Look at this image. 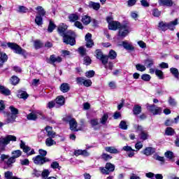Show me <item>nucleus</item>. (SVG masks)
<instances>
[{"mask_svg":"<svg viewBox=\"0 0 179 179\" xmlns=\"http://www.w3.org/2000/svg\"><path fill=\"white\" fill-rule=\"evenodd\" d=\"M66 29H68V26L65 24H60L58 27V33L63 37V42L65 44H69L70 45H75L76 44V34L73 32V31H68L66 33Z\"/></svg>","mask_w":179,"mask_h":179,"instance_id":"f257e3e1","label":"nucleus"},{"mask_svg":"<svg viewBox=\"0 0 179 179\" xmlns=\"http://www.w3.org/2000/svg\"><path fill=\"white\" fill-rule=\"evenodd\" d=\"M22 150H16L11 152L12 156H9V155L2 154L0 156V159L3 162L8 169H12L13 167L14 163H16V159L22 156Z\"/></svg>","mask_w":179,"mask_h":179,"instance_id":"f03ea898","label":"nucleus"},{"mask_svg":"<svg viewBox=\"0 0 179 179\" xmlns=\"http://www.w3.org/2000/svg\"><path fill=\"white\" fill-rule=\"evenodd\" d=\"M17 138L13 135H7L6 137L0 138V153L6 150L7 145L10 142H16Z\"/></svg>","mask_w":179,"mask_h":179,"instance_id":"7ed1b4c3","label":"nucleus"},{"mask_svg":"<svg viewBox=\"0 0 179 179\" xmlns=\"http://www.w3.org/2000/svg\"><path fill=\"white\" fill-rule=\"evenodd\" d=\"M10 110L11 113L7 114V118L6 119L5 124H13V122H16V118H17L19 110L13 106H10Z\"/></svg>","mask_w":179,"mask_h":179,"instance_id":"20e7f679","label":"nucleus"},{"mask_svg":"<svg viewBox=\"0 0 179 179\" xmlns=\"http://www.w3.org/2000/svg\"><path fill=\"white\" fill-rule=\"evenodd\" d=\"M7 45L10 50H13L15 54L25 55H26V50L22 48L19 45L15 43H7Z\"/></svg>","mask_w":179,"mask_h":179,"instance_id":"39448f33","label":"nucleus"},{"mask_svg":"<svg viewBox=\"0 0 179 179\" xmlns=\"http://www.w3.org/2000/svg\"><path fill=\"white\" fill-rule=\"evenodd\" d=\"M106 20L108 23L109 30H118L121 27V23L118 21H114L112 17H108Z\"/></svg>","mask_w":179,"mask_h":179,"instance_id":"423d86ee","label":"nucleus"},{"mask_svg":"<svg viewBox=\"0 0 179 179\" xmlns=\"http://www.w3.org/2000/svg\"><path fill=\"white\" fill-rule=\"evenodd\" d=\"M34 164L36 166H43L45 163H48V162H51L50 159H48L45 157H41V155H37L32 159Z\"/></svg>","mask_w":179,"mask_h":179,"instance_id":"0eeeda50","label":"nucleus"},{"mask_svg":"<svg viewBox=\"0 0 179 179\" xmlns=\"http://www.w3.org/2000/svg\"><path fill=\"white\" fill-rule=\"evenodd\" d=\"M99 170L102 174L108 175L115 170V166L110 162L106 164L105 167H99Z\"/></svg>","mask_w":179,"mask_h":179,"instance_id":"6e6552de","label":"nucleus"},{"mask_svg":"<svg viewBox=\"0 0 179 179\" xmlns=\"http://www.w3.org/2000/svg\"><path fill=\"white\" fill-rule=\"evenodd\" d=\"M20 149H22L24 153H26L27 156H31L33 155H36V152L34 151V149H32L29 147L28 145H26L24 142L23 141H20Z\"/></svg>","mask_w":179,"mask_h":179,"instance_id":"1a4fd4ad","label":"nucleus"},{"mask_svg":"<svg viewBox=\"0 0 179 179\" xmlns=\"http://www.w3.org/2000/svg\"><path fill=\"white\" fill-rule=\"evenodd\" d=\"M146 108L148 111L153 114V115H157L162 113V108L157 107L155 104L150 105L149 103H147Z\"/></svg>","mask_w":179,"mask_h":179,"instance_id":"9d476101","label":"nucleus"},{"mask_svg":"<svg viewBox=\"0 0 179 179\" xmlns=\"http://www.w3.org/2000/svg\"><path fill=\"white\" fill-rule=\"evenodd\" d=\"M95 52L97 59H100L103 65H106V64L108 62V57L107 55H103V52H101V50H96Z\"/></svg>","mask_w":179,"mask_h":179,"instance_id":"9b49d317","label":"nucleus"},{"mask_svg":"<svg viewBox=\"0 0 179 179\" xmlns=\"http://www.w3.org/2000/svg\"><path fill=\"white\" fill-rule=\"evenodd\" d=\"M55 62H62V57L59 56L55 57V55H52L50 58L47 59V63L51 64V65H53L54 66H55Z\"/></svg>","mask_w":179,"mask_h":179,"instance_id":"f8f14e48","label":"nucleus"},{"mask_svg":"<svg viewBox=\"0 0 179 179\" xmlns=\"http://www.w3.org/2000/svg\"><path fill=\"white\" fill-rule=\"evenodd\" d=\"M119 30V37H127L129 34V30L128 29V27L127 25H122Z\"/></svg>","mask_w":179,"mask_h":179,"instance_id":"ddd939ff","label":"nucleus"},{"mask_svg":"<svg viewBox=\"0 0 179 179\" xmlns=\"http://www.w3.org/2000/svg\"><path fill=\"white\" fill-rule=\"evenodd\" d=\"M85 41L87 48H92L94 45V43L92 40V34L90 33L85 35Z\"/></svg>","mask_w":179,"mask_h":179,"instance_id":"4468645a","label":"nucleus"},{"mask_svg":"<svg viewBox=\"0 0 179 179\" xmlns=\"http://www.w3.org/2000/svg\"><path fill=\"white\" fill-rule=\"evenodd\" d=\"M141 153L145 156H152V155L156 153V148L147 147L141 151Z\"/></svg>","mask_w":179,"mask_h":179,"instance_id":"2eb2a0df","label":"nucleus"},{"mask_svg":"<svg viewBox=\"0 0 179 179\" xmlns=\"http://www.w3.org/2000/svg\"><path fill=\"white\" fill-rule=\"evenodd\" d=\"M55 103H56V108H59V107L65 104V98L63 96H57Z\"/></svg>","mask_w":179,"mask_h":179,"instance_id":"dca6fc26","label":"nucleus"},{"mask_svg":"<svg viewBox=\"0 0 179 179\" xmlns=\"http://www.w3.org/2000/svg\"><path fill=\"white\" fill-rule=\"evenodd\" d=\"M45 130L47 132V136L48 138H54L57 136V133H55L54 131H52V127L48 126L45 128Z\"/></svg>","mask_w":179,"mask_h":179,"instance_id":"f3484780","label":"nucleus"},{"mask_svg":"<svg viewBox=\"0 0 179 179\" xmlns=\"http://www.w3.org/2000/svg\"><path fill=\"white\" fill-rule=\"evenodd\" d=\"M178 24V18L175 19L173 21L168 22V29L172 31L176 29V27Z\"/></svg>","mask_w":179,"mask_h":179,"instance_id":"a211bd4d","label":"nucleus"},{"mask_svg":"<svg viewBox=\"0 0 179 179\" xmlns=\"http://www.w3.org/2000/svg\"><path fill=\"white\" fill-rule=\"evenodd\" d=\"M69 125H70V129L71 131H74L75 132L78 131V122H76V120L75 119H71L69 121Z\"/></svg>","mask_w":179,"mask_h":179,"instance_id":"6ab92c4d","label":"nucleus"},{"mask_svg":"<svg viewBox=\"0 0 179 179\" xmlns=\"http://www.w3.org/2000/svg\"><path fill=\"white\" fill-rule=\"evenodd\" d=\"M158 29L159 30H162V31H166V30H169V24L166 22H159L158 25Z\"/></svg>","mask_w":179,"mask_h":179,"instance_id":"aec40b11","label":"nucleus"},{"mask_svg":"<svg viewBox=\"0 0 179 179\" xmlns=\"http://www.w3.org/2000/svg\"><path fill=\"white\" fill-rule=\"evenodd\" d=\"M106 152H108V153H112L113 155H118L120 153V150H118L115 147H106L105 148Z\"/></svg>","mask_w":179,"mask_h":179,"instance_id":"412c9836","label":"nucleus"},{"mask_svg":"<svg viewBox=\"0 0 179 179\" xmlns=\"http://www.w3.org/2000/svg\"><path fill=\"white\" fill-rule=\"evenodd\" d=\"M27 120L29 121H36L37 118H38V115L37 113V111L32 112L27 115Z\"/></svg>","mask_w":179,"mask_h":179,"instance_id":"4be33fe9","label":"nucleus"},{"mask_svg":"<svg viewBox=\"0 0 179 179\" xmlns=\"http://www.w3.org/2000/svg\"><path fill=\"white\" fill-rule=\"evenodd\" d=\"M161 6H173V0H159Z\"/></svg>","mask_w":179,"mask_h":179,"instance_id":"5701e85b","label":"nucleus"},{"mask_svg":"<svg viewBox=\"0 0 179 179\" xmlns=\"http://www.w3.org/2000/svg\"><path fill=\"white\" fill-rule=\"evenodd\" d=\"M165 135L167 136H174L176 135V130L173 127H169L165 129Z\"/></svg>","mask_w":179,"mask_h":179,"instance_id":"b1692460","label":"nucleus"},{"mask_svg":"<svg viewBox=\"0 0 179 179\" xmlns=\"http://www.w3.org/2000/svg\"><path fill=\"white\" fill-rule=\"evenodd\" d=\"M6 61H8V55L0 51V68L3 65L4 62H6Z\"/></svg>","mask_w":179,"mask_h":179,"instance_id":"393cba45","label":"nucleus"},{"mask_svg":"<svg viewBox=\"0 0 179 179\" xmlns=\"http://www.w3.org/2000/svg\"><path fill=\"white\" fill-rule=\"evenodd\" d=\"M141 113H142V106L139 105H134L133 108V114H134V115H139Z\"/></svg>","mask_w":179,"mask_h":179,"instance_id":"a878e982","label":"nucleus"},{"mask_svg":"<svg viewBox=\"0 0 179 179\" xmlns=\"http://www.w3.org/2000/svg\"><path fill=\"white\" fill-rule=\"evenodd\" d=\"M0 92L5 96H10V90L3 85H0Z\"/></svg>","mask_w":179,"mask_h":179,"instance_id":"bb28decb","label":"nucleus"},{"mask_svg":"<svg viewBox=\"0 0 179 179\" xmlns=\"http://www.w3.org/2000/svg\"><path fill=\"white\" fill-rule=\"evenodd\" d=\"M75 156H80V155H83V156H89L90 154L86 150H77L74 151Z\"/></svg>","mask_w":179,"mask_h":179,"instance_id":"cd10ccee","label":"nucleus"},{"mask_svg":"<svg viewBox=\"0 0 179 179\" xmlns=\"http://www.w3.org/2000/svg\"><path fill=\"white\" fill-rule=\"evenodd\" d=\"M122 46L125 50L129 51H132L134 50V46L127 41H122Z\"/></svg>","mask_w":179,"mask_h":179,"instance_id":"c85d7f7f","label":"nucleus"},{"mask_svg":"<svg viewBox=\"0 0 179 179\" xmlns=\"http://www.w3.org/2000/svg\"><path fill=\"white\" fill-rule=\"evenodd\" d=\"M45 145L50 148L51 146H54V145H57V142L54 141L53 138H48L45 140Z\"/></svg>","mask_w":179,"mask_h":179,"instance_id":"c756f323","label":"nucleus"},{"mask_svg":"<svg viewBox=\"0 0 179 179\" xmlns=\"http://www.w3.org/2000/svg\"><path fill=\"white\" fill-rule=\"evenodd\" d=\"M92 22V18L89 15H83L82 17V22L85 26H87V24H90Z\"/></svg>","mask_w":179,"mask_h":179,"instance_id":"7c9ffc66","label":"nucleus"},{"mask_svg":"<svg viewBox=\"0 0 179 179\" xmlns=\"http://www.w3.org/2000/svg\"><path fill=\"white\" fill-rule=\"evenodd\" d=\"M69 84L68 83H63L60 86V90L63 93H68V92H69Z\"/></svg>","mask_w":179,"mask_h":179,"instance_id":"2f4dec72","label":"nucleus"},{"mask_svg":"<svg viewBox=\"0 0 179 179\" xmlns=\"http://www.w3.org/2000/svg\"><path fill=\"white\" fill-rule=\"evenodd\" d=\"M89 8H92L94 10H99L100 9V3L90 1L89 3Z\"/></svg>","mask_w":179,"mask_h":179,"instance_id":"473e14b6","label":"nucleus"},{"mask_svg":"<svg viewBox=\"0 0 179 179\" xmlns=\"http://www.w3.org/2000/svg\"><path fill=\"white\" fill-rule=\"evenodd\" d=\"M17 97H19V99H24V100L29 97V94L24 91L20 90L18 91Z\"/></svg>","mask_w":179,"mask_h":179,"instance_id":"72a5a7b5","label":"nucleus"},{"mask_svg":"<svg viewBox=\"0 0 179 179\" xmlns=\"http://www.w3.org/2000/svg\"><path fill=\"white\" fill-rule=\"evenodd\" d=\"M168 103L171 107H177V101L171 96L169 97Z\"/></svg>","mask_w":179,"mask_h":179,"instance_id":"f704fd0d","label":"nucleus"},{"mask_svg":"<svg viewBox=\"0 0 179 179\" xmlns=\"http://www.w3.org/2000/svg\"><path fill=\"white\" fill-rule=\"evenodd\" d=\"M144 64L147 68H151V66H153L155 62L153 59H147L144 60Z\"/></svg>","mask_w":179,"mask_h":179,"instance_id":"c9c22d12","label":"nucleus"},{"mask_svg":"<svg viewBox=\"0 0 179 179\" xmlns=\"http://www.w3.org/2000/svg\"><path fill=\"white\" fill-rule=\"evenodd\" d=\"M170 72L171 73H172V75H173V76L178 79V80H179V72H178V69H176V68H171L170 69Z\"/></svg>","mask_w":179,"mask_h":179,"instance_id":"e433bc0d","label":"nucleus"},{"mask_svg":"<svg viewBox=\"0 0 179 179\" xmlns=\"http://www.w3.org/2000/svg\"><path fill=\"white\" fill-rule=\"evenodd\" d=\"M148 138H149V133L145 131H142L140 134V139H141V141H146Z\"/></svg>","mask_w":179,"mask_h":179,"instance_id":"4c0bfd02","label":"nucleus"},{"mask_svg":"<svg viewBox=\"0 0 179 179\" xmlns=\"http://www.w3.org/2000/svg\"><path fill=\"white\" fill-rule=\"evenodd\" d=\"M107 57L108 59L110 58V59H115L117 58V52L113 50H111Z\"/></svg>","mask_w":179,"mask_h":179,"instance_id":"58836bf2","label":"nucleus"},{"mask_svg":"<svg viewBox=\"0 0 179 179\" xmlns=\"http://www.w3.org/2000/svg\"><path fill=\"white\" fill-rule=\"evenodd\" d=\"M35 23H36L38 26H41V24H43V17L41 15H36Z\"/></svg>","mask_w":179,"mask_h":179,"instance_id":"ea45409f","label":"nucleus"},{"mask_svg":"<svg viewBox=\"0 0 179 179\" xmlns=\"http://www.w3.org/2000/svg\"><path fill=\"white\" fill-rule=\"evenodd\" d=\"M69 19L70 22H76V20H79V15L78 14H71Z\"/></svg>","mask_w":179,"mask_h":179,"instance_id":"a19ab883","label":"nucleus"},{"mask_svg":"<svg viewBox=\"0 0 179 179\" xmlns=\"http://www.w3.org/2000/svg\"><path fill=\"white\" fill-rule=\"evenodd\" d=\"M36 10H38V16H44L45 15V10L42 6L36 7Z\"/></svg>","mask_w":179,"mask_h":179,"instance_id":"79ce46f5","label":"nucleus"},{"mask_svg":"<svg viewBox=\"0 0 179 179\" xmlns=\"http://www.w3.org/2000/svg\"><path fill=\"white\" fill-rule=\"evenodd\" d=\"M101 159L105 162H108V160H110V159H113V157H111V155L107 153L103 152L101 155Z\"/></svg>","mask_w":179,"mask_h":179,"instance_id":"37998d69","label":"nucleus"},{"mask_svg":"<svg viewBox=\"0 0 179 179\" xmlns=\"http://www.w3.org/2000/svg\"><path fill=\"white\" fill-rule=\"evenodd\" d=\"M107 120H108V115L107 113H104L103 117L100 120L101 124H102L103 125H106Z\"/></svg>","mask_w":179,"mask_h":179,"instance_id":"c03bdc74","label":"nucleus"},{"mask_svg":"<svg viewBox=\"0 0 179 179\" xmlns=\"http://www.w3.org/2000/svg\"><path fill=\"white\" fill-rule=\"evenodd\" d=\"M90 124L92 127H97V125H99V119H91L90 120Z\"/></svg>","mask_w":179,"mask_h":179,"instance_id":"a18cd8bd","label":"nucleus"},{"mask_svg":"<svg viewBox=\"0 0 179 179\" xmlns=\"http://www.w3.org/2000/svg\"><path fill=\"white\" fill-rule=\"evenodd\" d=\"M155 75L159 78V79H164L163 71L159 69L155 70Z\"/></svg>","mask_w":179,"mask_h":179,"instance_id":"49530a36","label":"nucleus"},{"mask_svg":"<svg viewBox=\"0 0 179 179\" xmlns=\"http://www.w3.org/2000/svg\"><path fill=\"white\" fill-rule=\"evenodd\" d=\"M119 127L121 129L127 130L128 129V125H127V122L122 120L119 124Z\"/></svg>","mask_w":179,"mask_h":179,"instance_id":"de8ad7c7","label":"nucleus"},{"mask_svg":"<svg viewBox=\"0 0 179 179\" xmlns=\"http://www.w3.org/2000/svg\"><path fill=\"white\" fill-rule=\"evenodd\" d=\"M173 124H176V120H173V119H167L164 122L166 127H171Z\"/></svg>","mask_w":179,"mask_h":179,"instance_id":"09e8293b","label":"nucleus"},{"mask_svg":"<svg viewBox=\"0 0 179 179\" xmlns=\"http://www.w3.org/2000/svg\"><path fill=\"white\" fill-rule=\"evenodd\" d=\"M41 174L42 176V179H47V177L50 176V171H48V169H44Z\"/></svg>","mask_w":179,"mask_h":179,"instance_id":"8fccbe9b","label":"nucleus"},{"mask_svg":"<svg viewBox=\"0 0 179 179\" xmlns=\"http://www.w3.org/2000/svg\"><path fill=\"white\" fill-rule=\"evenodd\" d=\"M136 68L137 71H140V72H144V71H146V67L144 65L142 64H136Z\"/></svg>","mask_w":179,"mask_h":179,"instance_id":"3c124183","label":"nucleus"},{"mask_svg":"<svg viewBox=\"0 0 179 179\" xmlns=\"http://www.w3.org/2000/svg\"><path fill=\"white\" fill-rule=\"evenodd\" d=\"M78 51L81 57H85V55H86V48L83 47H80Z\"/></svg>","mask_w":179,"mask_h":179,"instance_id":"603ef678","label":"nucleus"},{"mask_svg":"<svg viewBox=\"0 0 179 179\" xmlns=\"http://www.w3.org/2000/svg\"><path fill=\"white\" fill-rule=\"evenodd\" d=\"M10 82L12 85H17V83H19V78H17V76H13L11 77Z\"/></svg>","mask_w":179,"mask_h":179,"instance_id":"864d4df0","label":"nucleus"},{"mask_svg":"<svg viewBox=\"0 0 179 179\" xmlns=\"http://www.w3.org/2000/svg\"><path fill=\"white\" fill-rule=\"evenodd\" d=\"M164 155H165V157H166L167 159H169L170 160H171V159L174 157V154H173V152L171 151L166 152Z\"/></svg>","mask_w":179,"mask_h":179,"instance_id":"5fc2aeb1","label":"nucleus"},{"mask_svg":"<svg viewBox=\"0 0 179 179\" xmlns=\"http://www.w3.org/2000/svg\"><path fill=\"white\" fill-rule=\"evenodd\" d=\"M54 29H55V24H54V22H52V21H50V24L48 28L49 33H52Z\"/></svg>","mask_w":179,"mask_h":179,"instance_id":"6e6d98bb","label":"nucleus"},{"mask_svg":"<svg viewBox=\"0 0 179 179\" xmlns=\"http://www.w3.org/2000/svg\"><path fill=\"white\" fill-rule=\"evenodd\" d=\"M34 47L36 50H38L43 47V43L40 41H34Z\"/></svg>","mask_w":179,"mask_h":179,"instance_id":"4d7b16f0","label":"nucleus"},{"mask_svg":"<svg viewBox=\"0 0 179 179\" xmlns=\"http://www.w3.org/2000/svg\"><path fill=\"white\" fill-rule=\"evenodd\" d=\"M51 169H58V170H61V166H59V164L57 162H53L50 164Z\"/></svg>","mask_w":179,"mask_h":179,"instance_id":"13d9d810","label":"nucleus"},{"mask_svg":"<svg viewBox=\"0 0 179 179\" xmlns=\"http://www.w3.org/2000/svg\"><path fill=\"white\" fill-rule=\"evenodd\" d=\"M152 77H150V75L149 74H143L141 76V79L143 80H145V82H149V80H150Z\"/></svg>","mask_w":179,"mask_h":179,"instance_id":"bf43d9fd","label":"nucleus"},{"mask_svg":"<svg viewBox=\"0 0 179 179\" xmlns=\"http://www.w3.org/2000/svg\"><path fill=\"white\" fill-rule=\"evenodd\" d=\"M36 114H38V118H41V120H47V116H45L43 112L37 111Z\"/></svg>","mask_w":179,"mask_h":179,"instance_id":"052dcab7","label":"nucleus"},{"mask_svg":"<svg viewBox=\"0 0 179 179\" xmlns=\"http://www.w3.org/2000/svg\"><path fill=\"white\" fill-rule=\"evenodd\" d=\"M85 80L83 77H78L76 79V82L77 85H83Z\"/></svg>","mask_w":179,"mask_h":179,"instance_id":"680f3d73","label":"nucleus"},{"mask_svg":"<svg viewBox=\"0 0 179 179\" xmlns=\"http://www.w3.org/2000/svg\"><path fill=\"white\" fill-rule=\"evenodd\" d=\"M94 71H89L85 73V76L89 78H93V76H94Z\"/></svg>","mask_w":179,"mask_h":179,"instance_id":"e2e57ef3","label":"nucleus"},{"mask_svg":"<svg viewBox=\"0 0 179 179\" xmlns=\"http://www.w3.org/2000/svg\"><path fill=\"white\" fill-rule=\"evenodd\" d=\"M152 15L155 17H159V16L162 15V12H160L158 9L155 8L152 10Z\"/></svg>","mask_w":179,"mask_h":179,"instance_id":"0e129e2a","label":"nucleus"},{"mask_svg":"<svg viewBox=\"0 0 179 179\" xmlns=\"http://www.w3.org/2000/svg\"><path fill=\"white\" fill-rule=\"evenodd\" d=\"M47 107L48 108H54V107H57V103H55V101H51L48 103Z\"/></svg>","mask_w":179,"mask_h":179,"instance_id":"69168bd1","label":"nucleus"},{"mask_svg":"<svg viewBox=\"0 0 179 179\" xmlns=\"http://www.w3.org/2000/svg\"><path fill=\"white\" fill-rule=\"evenodd\" d=\"M85 87H90L92 86V80H84V83L83 84Z\"/></svg>","mask_w":179,"mask_h":179,"instance_id":"338daca9","label":"nucleus"},{"mask_svg":"<svg viewBox=\"0 0 179 179\" xmlns=\"http://www.w3.org/2000/svg\"><path fill=\"white\" fill-rule=\"evenodd\" d=\"M84 64L85 65H90L92 64V59L87 56L84 57Z\"/></svg>","mask_w":179,"mask_h":179,"instance_id":"774afa93","label":"nucleus"}]
</instances>
